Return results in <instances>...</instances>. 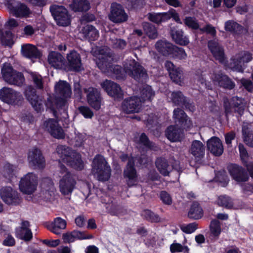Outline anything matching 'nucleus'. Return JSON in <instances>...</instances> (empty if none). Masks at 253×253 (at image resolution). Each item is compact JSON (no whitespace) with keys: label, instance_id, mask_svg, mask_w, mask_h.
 Returning <instances> with one entry per match:
<instances>
[{"label":"nucleus","instance_id":"f257e3e1","mask_svg":"<svg viewBox=\"0 0 253 253\" xmlns=\"http://www.w3.org/2000/svg\"><path fill=\"white\" fill-rule=\"evenodd\" d=\"M91 172L96 175L99 181L105 182L108 181L111 175V169L105 159L101 154L95 156L92 162Z\"/></svg>","mask_w":253,"mask_h":253},{"label":"nucleus","instance_id":"f03ea898","mask_svg":"<svg viewBox=\"0 0 253 253\" xmlns=\"http://www.w3.org/2000/svg\"><path fill=\"white\" fill-rule=\"evenodd\" d=\"M126 74L138 82L148 78L146 69L134 59H127L123 64Z\"/></svg>","mask_w":253,"mask_h":253},{"label":"nucleus","instance_id":"7ed1b4c3","mask_svg":"<svg viewBox=\"0 0 253 253\" xmlns=\"http://www.w3.org/2000/svg\"><path fill=\"white\" fill-rule=\"evenodd\" d=\"M49 11L58 26L67 27L71 24L72 16L65 6L53 4L50 5Z\"/></svg>","mask_w":253,"mask_h":253},{"label":"nucleus","instance_id":"20e7f679","mask_svg":"<svg viewBox=\"0 0 253 253\" xmlns=\"http://www.w3.org/2000/svg\"><path fill=\"white\" fill-rule=\"evenodd\" d=\"M1 73L4 81L9 84L21 86L25 82L23 75L14 70L9 64L3 65Z\"/></svg>","mask_w":253,"mask_h":253},{"label":"nucleus","instance_id":"39448f33","mask_svg":"<svg viewBox=\"0 0 253 253\" xmlns=\"http://www.w3.org/2000/svg\"><path fill=\"white\" fill-rule=\"evenodd\" d=\"M148 19L151 22L160 24L166 22L172 18L174 21L179 24H182L179 14L175 9L170 8L168 11L161 13H148Z\"/></svg>","mask_w":253,"mask_h":253},{"label":"nucleus","instance_id":"423d86ee","mask_svg":"<svg viewBox=\"0 0 253 253\" xmlns=\"http://www.w3.org/2000/svg\"><path fill=\"white\" fill-rule=\"evenodd\" d=\"M0 100L10 105L21 103L23 98L21 93L9 87H3L0 89Z\"/></svg>","mask_w":253,"mask_h":253},{"label":"nucleus","instance_id":"0eeeda50","mask_svg":"<svg viewBox=\"0 0 253 253\" xmlns=\"http://www.w3.org/2000/svg\"><path fill=\"white\" fill-rule=\"evenodd\" d=\"M84 91L86 94V101L89 106L94 110L99 111L103 100L100 91L93 87L84 88Z\"/></svg>","mask_w":253,"mask_h":253},{"label":"nucleus","instance_id":"6e6552de","mask_svg":"<svg viewBox=\"0 0 253 253\" xmlns=\"http://www.w3.org/2000/svg\"><path fill=\"white\" fill-rule=\"evenodd\" d=\"M38 177L35 174L29 172L21 178L19 188L21 192L27 194H32L36 189Z\"/></svg>","mask_w":253,"mask_h":253},{"label":"nucleus","instance_id":"1a4fd4ad","mask_svg":"<svg viewBox=\"0 0 253 253\" xmlns=\"http://www.w3.org/2000/svg\"><path fill=\"white\" fill-rule=\"evenodd\" d=\"M67 63L64 64L65 70L68 71L79 72L84 68L80 54L76 50H72L67 54Z\"/></svg>","mask_w":253,"mask_h":253},{"label":"nucleus","instance_id":"9d476101","mask_svg":"<svg viewBox=\"0 0 253 253\" xmlns=\"http://www.w3.org/2000/svg\"><path fill=\"white\" fill-rule=\"evenodd\" d=\"M108 17L109 20L114 23H122L128 19V15L123 6L117 2H113L111 4Z\"/></svg>","mask_w":253,"mask_h":253},{"label":"nucleus","instance_id":"9b49d317","mask_svg":"<svg viewBox=\"0 0 253 253\" xmlns=\"http://www.w3.org/2000/svg\"><path fill=\"white\" fill-rule=\"evenodd\" d=\"M171 100L175 106H179L191 111H193L195 109V105L191 99L185 96L180 90L173 91L171 92Z\"/></svg>","mask_w":253,"mask_h":253},{"label":"nucleus","instance_id":"f8f14e48","mask_svg":"<svg viewBox=\"0 0 253 253\" xmlns=\"http://www.w3.org/2000/svg\"><path fill=\"white\" fill-rule=\"evenodd\" d=\"M28 160L30 167L34 169H42L45 166V160L42 151L36 148L31 149L28 153Z\"/></svg>","mask_w":253,"mask_h":253},{"label":"nucleus","instance_id":"ddd939ff","mask_svg":"<svg viewBox=\"0 0 253 253\" xmlns=\"http://www.w3.org/2000/svg\"><path fill=\"white\" fill-rule=\"evenodd\" d=\"M0 196L7 205H17L21 202L18 192L9 186L3 187L0 189Z\"/></svg>","mask_w":253,"mask_h":253},{"label":"nucleus","instance_id":"4468645a","mask_svg":"<svg viewBox=\"0 0 253 253\" xmlns=\"http://www.w3.org/2000/svg\"><path fill=\"white\" fill-rule=\"evenodd\" d=\"M101 86L108 95L115 100H120L123 98L124 92L119 84L106 80L101 84Z\"/></svg>","mask_w":253,"mask_h":253},{"label":"nucleus","instance_id":"2eb2a0df","mask_svg":"<svg viewBox=\"0 0 253 253\" xmlns=\"http://www.w3.org/2000/svg\"><path fill=\"white\" fill-rule=\"evenodd\" d=\"M51 96L48 94V109H50L53 113L54 116L56 117L58 111L67 113V109L68 107V98L55 96L54 98V104H52L51 101Z\"/></svg>","mask_w":253,"mask_h":253},{"label":"nucleus","instance_id":"dca6fc26","mask_svg":"<svg viewBox=\"0 0 253 253\" xmlns=\"http://www.w3.org/2000/svg\"><path fill=\"white\" fill-rule=\"evenodd\" d=\"M76 184V180L73 174L67 172L63 176L59 182L61 193L64 195L71 194Z\"/></svg>","mask_w":253,"mask_h":253},{"label":"nucleus","instance_id":"f3484780","mask_svg":"<svg viewBox=\"0 0 253 253\" xmlns=\"http://www.w3.org/2000/svg\"><path fill=\"white\" fill-rule=\"evenodd\" d=\"M141 108V100L137 96L125 98L122 103V108L124 112L129 114L138 113Z\"/></svg>","mask_w":253,"mask_h":253},{"label":"nucleus","instance_id":"a211bd4d","mask_svg":"<svg viewBox=\"0 0 253 253\" xmlns=\"http://www.w3.org/2000/svg\"><path fill=\"white\" fill-rule=\"evenodd\" d=\"M24 94L36 111L39 112L43 108V101L42 97L37 95L36 89L33 86L31 85L27 86Z\"/></svg>","mask_w":253,"mask_h":253},{"label":"nucleus","instance_id":"6ab92c4d","mask_svg":"<svg viewBox=\"0 0 253 253\" xmlns=\"http://www.w3.org/2000/svg\"><path fill=\"white\" fill-rule=\"evenodd\" d=\"M228 170L233 179L238 182H245L249 179L246 170L236 164H231L228 167Z\"/></svg>","mask_w":253,"mask_h":253},{"label":"nucleus","instance_id":"aec40b11","mask_svg":"<svg viewBox=\"0 0 253 253\" xmlns=\"http://www.w3.org/2000/svg\"><path fill=\"white\" fill-rule=\"evenodd\" d=\"M173 117L177 125L179 126L181 129L187 130L192 127L193 125L192 121L182 109L179 108L174 109Z\"/></svg>","mask_w":253,"mask_h":253},{"label":"nucleus","instance_id":"412c9836","mask_svg":"<svg viewBox=\"0 0 253 253\" xmlns=\"http://www.w3.org/2000/svg\"><path fill=\"white\" fill-rule=\"evenodd\" d=\"M208 48L216 60L223 63L225 60L224 50L218 41L215 39L210 40L208 42Z\"/></svg>","mask_w":253,"mask_h":253},{"label":"nucleus","instance_id":"4be33fe9","mask_svg":"<svg viewBox=\"0 0 253 253\" xmlns=\"http://www.w3.org/2000/svg\"><path fill=\"white\" fill-rule=\"evenodd\" d=\"M124 177L127 178V183L129 187L134 185L133 182L136 181L137 173L135 168V159L131 157L128 160L123 172Z\"/></svg>","mask_w":253,"mask_h":253},{"label":"nucleus","instance_id":"5701e85b","mask_svg":"<svg viewBox=\"0 0 253 253\" xmlns=\"http://www.w3.org/2000/svg\"><path fill=\"white\" fill-rule=\"evenodd\" d=\"M8 7L10 12L16 17H27L31 13V11L26 4L14 0L9 1Z\"/></svg>","mask_w":253,"mask_h":253},{"label":"nucleus","instance_id":"b1692460","mask_svg":"<svg viewBox=\"0 0 253 253\" xmlns=\"http://www.w3.org/2000/svg\"><path fill=\"white\" fill-rule=\"evenodd\" d=\"M165 65L172 82L176 84H180L183 82V72L181 68L176 67L170 61H167Z\"/></svg>","mask_w":253,"mask_h":253},{"label":"nucleus","instance_id":"393cba45","mask_svg":"<svg viewBox=\"0 0 253 253\" xmlns=\"http://www.w3.org/2000/svg\"><path fill=\"white\" fill-rule=\"evenodd\" d=\"M55 96L70 98L72 94L70 84L66 81L59 80L54 85Z\"/></svg>","mask_w":253,"mask_h":253},{"label":"nucleus","instance_id":"a878e982","mask_svg":"<svg viewBox=\"0 0 253 253\" xmlns=\"http://www.w3.org/2000/svg\"><path fill=\"white\" fill-rule=\"evenodd\" d=\"M208 149L215 156H220L223 152V146L221 140L217 137L213 136L207 142Z\"/></svg>","mask_w":253,"mask_h":253},{"label":"nucleus","instance_id":"bb28decb","mask_svg":"<svg viewBox=\"0 0 253 253\" xmlns=\"http://www.w3.org/2000/svg\"><path fill=\"white\" fill-rule=\"evenodd\" d=\"M170 34L173 41L176 44L186 46L189 43L188 37L184 35L182 29L173 27L171 29Z\"/></svg>","mask_w":253,"mask_h":253},{"label":"nucleus","instance_id":"cd10ccee","mask_svg":"<svg viewBox=\"0 0 253 253\" xmlns=\"http://www.w3.org/2000/svg\"><path fill=\"white\" fill-rule=\"evenodd\" d=\"M48 126H49L48 133L53 137L57 139H63L65 138L64 131L57 121L54 119L48 118Z\"/></svg>","mask_w":253,"mask_h":253},{"label":"nucleus","instance_id":"c85d7f7f","mask_svg":"<svg viewBox=\"0 0 253 253\" xmlns=\"http://www.w3.org/2000/svg\"><path fill=\"white\" fill-rule=\"evenodd\" d=\"M214 81L217 82L220 87L227 90H232L235 87V83L227 75L222 73L215 74Z\"/></svg>","mask_w":253,"mask_h":253},{"label":"nucleus","instance_id":"c756f323","mask_svg":"<svg viewBox=\"0 0 253 253\" xmlns=\"http://www.w3.org/2000/svg\"><path fill=\"white\" fill-rule=\"evenodd\" d=\"M48 64L56 69L64 68V58L59 52L51 51L48 53Z\"/></svg>","mask_w":253,"mask_h":253},{"label":"nucleus","instance_id":"7c9ffc66","mask_svg":"<svg viewBox=\"0 0 253 253\" xmlns=\"http://www.w3.org/2000/svg\"><path fill=\"white\" fill-rule=\"evenodd\" d=\"M68 165L77 170H82L84 168V163L81 155L76 151L72 153L71 156L66 161Z\"/></svg>","mask_w":253,"mask_h":253},{"label":"nucleus","instance_id":"2f4dec72","mask_svg":"<svg viewBox=\"0 0 253 253\" xmlns=\"http://www.w3.org/2000/svg\"><path fill=\"white\" fill-rule=\"evenodd\" d=\"M29 226L30 223L28 221L22 222L20 228L16 229L17 236L25 241H30L33 238V234L31 230L28 228Z\"/></svg>","mask_w":253,"mask_h":253},{"label":"nucleus","instance_id":"473e14b6","mask_svg":"<svg viewBox=\"0 0 253 253\" xmlns=\"http://www.w3.org/2000/svg\"><path fill=\"white\" fill-rule=\"evenodd\" d=\"M105 208L108 213L113 216H118L124 212L123 207L116 200L108 201L105 203Z\"/></svg>","mask_w":253,"mask_h":253},{"label":"nucleus","instance_id":"72a5a7b5","mask_svg":"<svg viewBox=\"0 0 253 253\" xmlns=\"http://www.w3.org/2000/svg\"><path fill=\"white\" fill-rule=\"evenodd\" d=\"M22 55L28 58H40L42 55L41 52L37 48L31 44H25L21 47Z\"/></svg>","mask_w":253,"mask_h":253},{"label":"nucleus","instance_id":"f704fd0d","mask_svg":"<svg viewBox=\"0 0 253 253\" xmlns=\"http://www.w3.org/2000/svg\"><path fill=\"white\" fill-rule=\"evenodd\" d=\"M156 167L160 173L164 176H169L171 171V167L167 159L160 157L156 159Z\"/></svg>","mask_w":253,"mask_h":253},{"label":"nucleus","instance_id":"c9c22d12","mask_svg":"<svg viewBox=\"0 0 253 253\" xmlns=\"http://www.w3.org/2000/svg\"><path fill=\"white\" fill-rule=\"evenodd\" d=\"M190 151L195 158L201 159L203 158L205 155V145L200 141L195 140L192 142Z\"/></svg>","mask_w":253,"mask_h":253},{"label":"nucleus","instance_id":"e433bc0d","mask_svg":"<svg viewBox=\"0 0 253 253\" xmlns=\"http://www.w3.org/2000/svg\"><path fill=\"white\" fill-rule=\"evenodd\" d=\"M166 137L172 142H178L180 141L181 129L178 128L176 126H169L165 131Z\"/></svg>","mask_w":253,"mask_h":253},{"label":"nucleus","instance_id":"4c0bfd02","mask_svg":"<svg viewBox=\"0 0 253 253\" xmlns=\"http://www.w3.org/2000/svg\"><path fill=\"white\" fill-rule=\"evenodd\" d=\"M66 221L60 217H56L50 225H48V230L52 233L59 235L61 234L62 230L66 228Z\"/></svg>","mask_w":253,"mask_h":253},{"label":"nucleus","instance_id":"58836bf2","mask_svg":"<svg viewBox=\"0 0 253 253\" xmlns=\"http://www.w3.org/2000/svg\"><path fill=\"white\" fill-rule=\"evenodd\" d=\"M81 33L84 38L89 41H95L99 37V32L94 26L91 25H86L81 30Z\"/></svg>","mask_w":253,"mask_h":253},{"label":"nucleus","instance_id":"ea45409f","mask_svg":"<svg viewBox=\"0 0 253 253\" xmlns=\"http://www.w3.org/2000/svg\"><path fill=\"white\" fill-rule=\"evenodd\" d=\"M203 210L200 204L197 201L192 203L188 212V217L192 219H199L203 216Z\"/></svg>","mask_w":253,"mask_h":253},{"label":"nucleus","instance_id":"a19ab883","mask_svg":"<svg viewBox=\"0 0 253 253\" xmlns=\"http://www.w3.org/2000/svg\"><path fill=\"white\" fill-rule=\"evenodd\" d=\"M224 29L233 35H240L244 33L245 28L236 22L228 20L225 23Z\"/></svg>","mask_w":253,"mask_h":253},{"label":"nucleus","instance_id":"79ce46f5","mask_svg":"<svg viewBox=\"0 0 253 253\" xmlns=\"http://www.w3.org/2000/svg\"><path fill=\"white\" fill-rule=\"evenodd\" d=\"M174 45L169 43L160 40L155 44L157 50L164 56H171Z\"/></svg>","mask_w":253,"mask_h":253},{"label":"nucleus","instance_id":"37998d69","mask_svg":"<svg viewBox=\"0 0 253 253\" xmlns=\"http://www.w3.org/2000/svg\"><path fill=\"white\" fill-rule=\"evenodd\" d=\"M210 238L212 240H217L221 233V223L218 220L214 219L211 220L209 226Z\"/></svg>","mask_w":253,"mask_h":253},{"label":"nucleus","instance_id":"c03bdc74","mask_svg":"<svg viewBox=\"0 0 253 253\" xmlns=\"http://www.w3.org/2000/svg\"><path fill=\"white\" fill-rule=\"evenodd\" d=\"M71 7L75 12H85L89 9L90 3L87 0H72Z\"/></svg>","mask_w":253,"mask_h":253},{"label":"nucleus","instance_id":"a18cd8bd","mask_svg":"<svg viewBox=\"0 0 253 253\" xmlns=\"http://www.w3.org/2000/svg\"><path fill=\"white\" fill-rule=\"evenodd\" d=\"M3 175L8 181L12 182L16 179V168L9 164H6L3 168Z\"/></svg>","mask_w":253,"mask_h":253},{"label":"nucleus","instance_id":"49530a36","mask_svg":"<svg viewBox=\"0 0 253 253\" xmlns=\"http://www.w3.org/2000/svg\"><path fill=\"white\" fill-rule=\"evenodd\" d=\"M141 216L144 219L151 223H158L161 221L160 216L150 210H144L141 213Z\"/></svg>","mask_w":253,"mask_h":253},{"label":"nucleus","instance_id":"de8ad7c7","mask_svg":"<svg viewBox=\"0 0 253 253\" xmlns=\"http://www.w3.org/2000/svg\"><path fill=\"white\" fill-rule=\"evenodd\" d=\"M56 151L60 158L63 161H66L71 156L72 153L75 151L73 150L69 147L61 145L57 146Z\"/></svg>","mask_w":253,"mask_h":253},{"label":"nucleus","instance_id":"09e8293b","mask_svg":"<svg viewBox=\"0 0 253 253\" xmlns=\"http://www.w3.org/2000/svg\"><path fill=\"white\" fill-rule=\"evenodd\" d=\"M98 67L104 73H109L111 68H112L113 63L109 61L107 57H102L98 59L96 63Z\"/></svg>","mask_w":253,"mask_h":253},{"label":"nucleus","instance_id":"8fccbe9b","mask_svg":"<svg viewBox=\"0 0 253 253\" xmlns=\"http://www.w3.org/2000/svg\"><path fill=\"white\" fill-rule=\"evenodd\" d=\"M232 105L234 108L235 112H237L240 115L243 114L245 106L243 102V99L241 97L237 96L233 97Z\"/></svg>","mask_w":253,"mask_h":253},{"label":"nucleus","instance_id":"3c124183","mask_svg":"<svg viewBox=\"0 0 253 253\" xmlns=\"http://www.w3.org/2000/svg\"><path fill=\"white\" fill-rule=\"evenodd\" d=\"M110 74H113L117 80H124L126 79V72L124 68L118 65H113Z\"/></svg>","mask_w":253,"mask_h":253},{"label":"nucleus","instance_id":"603ef678","mask_svg":"<svg viewBox=\"0 0 253 253\" xmlns=\"http://www.w3.org/2000/svg\"><path fill=\"white\" fill-rule=\"evenodd\" d=\"M143 27L146 35L150 39H155L157 38L158 36L157 30L153 25L148 22H145L143 23Z\"/></svg>","mask_w":253,"mask_h":253},{"label":"nucleus","instance_id":"864d4df0","mask_svg":"<svg viewBox=\"0 0 253 253\" xmlns=\"http://www.w3.org/2000/svg\"><path fill=\"white\" fill-rule=\"evenodd\" d=\"M155 95V92L153 91L150 85L146 84L142 88L141 90V102H145L147 100H151V98Z\"/></svg>","mask_w":253,"mask_h":253},{"label":"nucleus","instance_id":"5fc2aeb1","mask_svg":"<svg viewBox=\"0 0 253 253\" xmlns=\"http://www.w3.org/2000/svg\"><path fill=\"white\" fill-rule=\"evenodd\" d=\"M183 23L185 26L192 30H197L200 28L198 20L194 16H186Z\"/></svg>","mask_w":253,"mask_h":253},{"label":"nucleus","instance_id":"6e6d98bb","mask_svg":"<svg viewBox=\"0 0 253 253\" xmlns=\"http://www.w3.org/2000/svg\"><path fill=\"white\" fill-rule=\"evenodd\" d=\"M138 143L144 146L145 148L150 150H153L155 146V144L150 140L148 136L144 132H143L140 134L139 138Z\"/></svg>","mask_w":253,"mask_h":253},{"label":"nucleus","instance_id":"4d7b16f0","mask_svg":"<svg viewBox=\"0 0 253 253\" xmlns=\"http://www.w3.org/2000/svg\"><path fill=\"white\" fill-rule=\"evenodd\" d=\"M218 204L219 206L227 209L233 208L234 204L231 198L226 195L220 196L218 199Z\"/></svg>","mask_w":253,"mask_h":253},{"label":"nucleus","instance_id":"13d9d810","mask_svg":"<svg viewBox=\"0 0 253 253\" xmlns=\"http://www.w3.org/2000/svg\"><path fill=\"white\" fill-rule=\"evenodd\" d=\"M172 52L171 56L174 58L182 60L187 57V54L182 47L174 45Z\"/></svg>","mask_w":253,"mask_h":253},{"label":"nucleus","instance_id":"bf43d9fd","mask_svg":"<svg viewBox=\"0 0 253 253\" xmlns=\"http://www.w3.org/2000/svg\"><path fill=\"white\" fill-rule=\"evenodd\" d=\"M29 77L33 81L34 84L38 89H42L43 88V82L42 76L39 74L28 72Z\"/></svg>","mask_w":253,"mask_h":253},{"label":"nucleus","instance_id":"052dcab7","mask_svg":"<svg viewBox=\"0 0 253 253\" xmlns=\"http://www.w3.org/2000/svg\"><path fill=\"white\" fill-rule=\"evenodd\" d=\"M79 113L82 114L85 119H91L94 113L92 110L87 106H81L78 108Z\"/></svg>","mask_w":253,"mask_h":253},{"label":"nucleus","instance_id":"680f3d73","mask_svg":"<svg viewBox=\"0 0 253 253\" xmlns=\"http://www.w3.org/2000/svg\"><path fill=\"white\" fill-rule=\"evenodd\" d=\"M170 251L172 253H184L189 251L187 246H183L179 243H172L170 246Z\"/></svg>","mask_w":253,"mask_h":253},{"label":"nucleus","instance_id":"e2e57ef3","mask_svg":"<svg viewBox=\"0 0 253 253\" xmlns=\"http://www.w3.org/2000/svg\"><path fill=\"white\" fill-rule=\"evenodd\" d=\"M74 239L80 240L85 239H91L93 238V236L92 234H86L84 231H80L78 230H74L73 231Z\"/></svg>","mask_w":253,"mask_h":253},{"label":"nucleus","instance_id":"0e129e2a","mask_svg":"<svg viewBox=\"0 0 253 253\" xmlns=\"http://www.w3.org/2000/svg\"><path fill=\"white\" fill-rule=\"evenodd\" d=\"M230 65L233 71L242 73L244 72V68H243L244 63L240 58L234 59L233 62L231 63Z\"/></svg>","mask_w":253,"mask_h":253},{"label":"nucleus","instance_id":"69168bd1","mask_svg":"<svg viewBox=\"0 0 253 253\" xmlns=\"http://www.w3.org/2000/svg\"><path fill=\"white\" fill-rule=\"evenodd\" d=\"M160 198L165 205H171L172 204V198L171 196L166 191H162L160 192Z\"/></svg>","mask_w":253,"mask_h":253},{"label":"nucleus","instance_id":"338daca9","mask_svg":"<svg viewBox=\"0 0 253 253\" xmlns=\"http://www.w3.org/2000/svg\"><path fill=\"white\" fill-rule=\"evenodd\" d=\"M216 179L217 181L222 184V186H226L229 182V179L228 175L223 172H219L216 175Z\"/></svg>","mask_w":253,"mask_h":253},{"label":"nucleus","instance_id":"774afa93","mask_svg":"<svg viewBox=\"0 0 253 253\" xmlns=\"http://www.w3.org/2000/svg\"><path fill=\"white\" fill-rule=\"evenodd\" d=\"M197 228L198 224L196 222H193L181 227V230L186 234H191L193 233Z\"/></svg>","mask_w":253,"mask_h":253}]
</instances>
